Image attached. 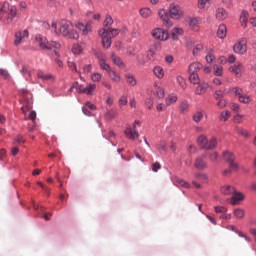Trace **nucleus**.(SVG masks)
Here are the masks:
<instances>
[{
	"label": "nucleus",
	"instance_id": "55",
	"mask_svg": "<svg viewBox=\"0 0 256 256\" xmlns=\"http://www.w3.org/2000/svg\"><path fill=\"white\" fill-rule=\"evenodd\" d=\"M127 103H128L127 96L125 95L121 96L119 99V107H123L127 105Z\"/></svg>",
	"mask_w": 256,
	"mask_h": 256
},
{
	"label": "nucleus",
	"instance_id": "40",
	"mask_svg": "<svg viewBox=\"0 0 256 256\" xmlns=\"http://www.w3.org/2000/svg\"><path fill=\"white\" fill-rule=\"evenodd\" d=\"M195 179H197V181H200V183H207L209 178L206 176V174L197 173L195 174Z\"/></svg>",
	"mask_w": 256,
	"mask_h": 256
},
{
	"label": "nucleus",
	"instance_id": "45",
	"mask_svg": "<svg viewBox=\"0 0 256 256\" xmlns=\"http://www.w3.org/2000/svg\"><path fill=\"white\" fill-rule=\"evenodd\" d=\"M201 119H203V112L198 111L193 115V121L195 123H200Z\"/></svg>",
	"mask_w": 256,
	"mask_h": 256
},
{
	"label": "nucleus",
	"instance_id": "46",
	"mask_svg": "<svg viewBox=\"0 0 256 256\" xmlns=\"http://www.w3.org/2000/svg\"><path fill=\"white\" fill-rule=\"evenodd\" d=\"M229 117H231V112H229V110H225L220 115V121H227Z\"/></svg>",
	"mask_w": 256,
	"mask_h": 256
},
{
	"label": "nucleus",
	"instance_id": "26",
	"mask_svg": "<svg viewBox=\"0 0 256 256\" xmlns=\"http://www.w3.org/2000/svg\"><path fill=\"white\" fill-rule=\"evenodd\" d=\"M217 35L219 39H225V37H227V26H225V24H221L218 27Z\"/></svg>",
	"mask_w": 256,
	"mask_h": 256
},
{
	"label": "nucleus",
	"instance_id": "14",
	"mask_svg": "<svg viewBox=\"0 0 256 256\" xmlns=\"http://www.w3.org/2000/svg\"><path fill=\"white\" fill-rule=\"evenodd\" d=\"M158 15L162 21H164V25L166 27H173V23L169 21V16L167 15V12L165 10H159Z\"/></svg>",
	"mask_w": 256,
	"mask_h": 256
},
{
	"label": "nucleus",
	"instance_id": "13",
	"mask_svg": "<svg viewBox=\"0 0 256 256\" xmlns=\"http://www.w3.org/2000/svg\"><path fill=\"white\" fill-rule=\"evenodd\" d=\"M94 89H97V85H95V84H89L86 87H84L83 85H80L77 87V92L85 93V95H93Z\"/></svg>",
	"mask_w": 256,
	"mask_h": 256
},
{
	"label": "nucleus",
	"instance_id": "7",
	"mask_svg": "<svg viewBox=\"0 0 256 256\" xmlns=\"http://www.w3.org/2000/svg\"><path fill=\"white\" fill-rule=\"evenodd\" d=\"M99 37L102 39V46L104 49H109L111 47L112 39L111 36L107 34V29L101 28L98 32Z\"/></svg>",
	"mask_w": 256,
	"mask_h": 256
},
{
	"label": "nucleus",
	"instance_id": "59",
	"mask_svg": "<svg viewBox=\"0 0 256 256\" xmlns=\"http://www.w3.org/2000/svg\"><path fill=\"white\" fill-rule=\"evenodd\" d=\"M210 0H198V8L199 9H205V6L207 3H209Z\"/></svg>",
	"mask_w": 256,
	"mask_h": 256
},
{
	"label": "nucleus",
	"instance_id": "15",
	"mask_svg": "<svg viewBox=\"0 0 256 256\" xmlns=\"http://www.w3.org/2000/svg\"><path fill=\"white\" fill-rule=\"evenodd\" d=\"M207 89H209V84L207 83H199L197 88L194 90L195 95H205L207 93Z\"/></svg>",
	"mask_w": 256,
	"mask_h": 256
},
{
	"label": "nucleus",
	"instance_id": "58",
	"mask_svg": "<svg viewBox=\"0 0 256 256\" xmlns=\"http://www.w3.org/2000/svg\"><path fill=\"white\" fill-rule=\"evenodd\" d=\"M167 104L159 103L156 106V111H166L167 110Z\"/></svg>",
	"mask_w": 256,
	"mask_h": 256
},
{
	"label": "nucleus",
	"instance_id": "51",
	"mask_svg": "<svg viewBox=\"0 0 256 256\" xmlns=\"http://www.w3.org/2000/svg\"><path fill=\"white\" fill-rule=\"evenodd\" d=\"M217 107H219L220 109H225V107H227V100L223 98L220 100H217Z\"/></svg>",
	"mask_w": 256,
	"mask_h": 256
},
{
	"label": "nucleus",
	"instance_id": "60",
	"mask_svg": "<svg viewBox=\"0 0 256 256\" xmlns=\"http://www.w3.org/2000/svg\"><path fill=\"white\" fill-rule=\"evenodd\" d=\"M15 143H25V137H23V135L18 134L15 139H14Z\"/></svg>",
	"mask_w": 256,
	"mask_h": 256
},
{
	"label": "nucleus",
	"instance_id": "4",
	"mask_svg": "<svg viewBox=\"0 0 256 256\" xmlns=\"http://www.w3.org/2000/svg\"><path fill=\"white\" fill-rule=\"evenodd\" d=\"M137 125L138 127H141V122L136 120L134 122L133 128L127 127L124 131L126 137H128V139H131L132 141H135V139H139V132H137Z\"/></svg>",
	"mask_w": 256,
	"mask_h": 256
},
{
	"label": "nucleus",
	"instance_id": "17",
	"mask_svg": "<svg viewBox=\"0 0 256 256\" xmlns=\"http://www.w3.org/2000/svg\"><path fill=\"white\" fill-rule=\"evenodd\" d=\"M229 17V13H227V10L225 8H218L216 10V19L218 21H225Z\"/></svg>",
	"mask_w": 256,
	"mask_h": 256
},
{
	"label": "nucleus",
	"instance_id": "30",
	"mask_svg": "<svg viewBox=\"0 0 256 256\" xmlns=\"http://www.w3.org/2000/svg\"><path fill=\"white\" fill-rule=\"evenodd\" d=\"M111 59H112L114 65H117V67H123L125 65L123 63V60L121 59V57L115 55V53L111 54Z\"/></svg>",
	"mask_w": 256,
	"mask_h": 256
},
{
	"label": "nucleus",
	"instance_id": "41",
	"mask_svg": "<svg viewBox=\"0 0 256 256\" xmlns=\"http://www.w3.org/2000/svg\"><path fill=\"white\" fill-rule=\"evenodd\" d=\"M111 25H113V17H111V15L107 14L106 18L103 22V26L108 27V29H109L111 27Z\"/></svg>",
	"mask_w": 256,
	"mask_h": 256
},
{
	"label": "nucleus",
	"instance_id": "33",
	"mask_svg": "<svg viewBox=\"0 0 256 256\" xmlns=\"http://www.w3.org/2000/svg\"><path fill=\"white\" fill-rule=\"evenodd\" d=\"M189 81L192 83V85H199L201 83V80L199 79V74L192 73L189 75Z\"/></svg>",
	"mask_w": 256,
	"mask_h": 256
},
{
	"label": "nucleus",
	"instance_id": "18",
	"mask_svg": "<svg viewBox=\"0 0 256 256\" xmlns=\"http://www.w3.org/2000/svg\"><path fill=\"white\" fill-rule=\"evenodd\" d=\"M37 77L38 79H42V81H50V82L55 81V77L53 76V74H47L43 71H38Z\"/></svg>",
	"mask_w": 256,
	"mask_h": 256
},
{
	"label": "nucleus",
	"instance_id": "50",
	"mask_svg": "<svg viewBox=\"0 0 256 256\" xmlns=\"http://www.w3.org/2000/svg\"><path fill=\"white\" fill-rule=\"evenodd\" d=\"M209 159L210 161H212V163H215L219 160V153L217 152H212L210 155H209Z\"/></svg>",
	"mask_w": 256,
	"mask_h": 256
},
{
	"label": "nucleus",
	"instance_id": "1",
	"mask_svg": "<svg viewBox=\"0 0 256 256\" xmlns=\"http://www.w3.org/2000/svg\"><path fill=\"white\" fill-rule=\"evenodd\" d=\"M51 27L56 35H61L66 39H79V33L73 29V23L69 20H61L58 24L52 22Z\"/></svg>",
	"mask_w": 256,
	"mask_h": 256
},
{
	"label": "nucleus",
	"instance_id": "3",
	"mask_svg": "<svg viewBox=\"0 0 256 256\" xmlns=\"http://www.w3.org/2000/svg\"><path fill=\"white\" fill-rule=\"evenodd\" d=\"M231 93H233L236 97H238V100L240 103L249 104L253 99H251V95L245 94L243 92V89L240 87H233L230 89Z\"/></svg>",
	"mask_w": 256,
	"mask_h": 256
},
{
	"label": "nucleus",
	"instance_id": "47",
	"mask_svg": "<svg viewBox=\"0 0 256 256\" xmlns=\"http://www.w3.org/2000/svg\"><path fill=\"white\" fill-rule=\"evenodd\" d=\"M180 111L181 113H187V111H189V103L187 101L180 104Z\"/></svg>",
	"mask_w": 256,
	"mask_h": 256
},
{
	"label": "nucleus",
	"instance_id": "25",
	"mask_svg": "<svg viewBox=\"0 0 256 256\" xmlns=\"http://www.w3.org/2000/svg\"><path fill=\"white\" fill-rule=\"evenodd\" d=\"M99 65H100V69H102V71H106L107 73L113 70L111 69V66L107 64V62L105 61V58L103 57H99Z\"/></svg>",
	"mask_w": 256,
	"mask_h": 256
},
{
	"label": "nucleus",
	"instance_id": "8",
	"mask_svg": "<svg viewBox=\"0 0 256 256\" xmlns=\"http://www.w3.org/2000/svg\"><path fill=\"white\" fill-rule=\"evenodd\" d=\"M233 50L238 55H245L247 53V40L245 38L240 39L234 44Z\"/></svg>",
	"mask_w": 256,
	"mask_h": 256
},
{
	"label": "nucleus",
	"instance_id": "43",
	"mask_svg": "<svg viewBox=\"0 0 256 256\" xmlns=\"http://www.w3.org/2000/svg\"><path fill=\"white\" fill-rule=\"evenodd\" d=\"M233 213L237 217V219H243V217H245V210L241 208L235 209Z\"/></svg>",
	"mask_w": 256,
	"mask_h": 256
},
{
	"label": "nucleus",
	"instance_id": "38",
	"mask_svg": "<svg viewBox=\"0 0 256 256\" xmlns=\"http://www.w3.org/2000/svg\"><path fill=\"white\" fill-rule=\"evenodd\" d=\"M116 115H117V109H115V108L107 110L105 113L106 119H109V120L115 119Z\"/></svg>",
	"mask_w": 256,
	"mask_h": 256
},
{
	"label": "nucleus",
	"instance_id": "56",
	"mask_svg": "<svg viewBox=\"0 0 256 256\" xmlns=\"http://www.w3.org/2000/svg\"><path fill=\"white\" fill-rule=\"evenodd\" d=\"M237 134L242 135V137H249V132L243 128H237Z\"/></svg>",
	"mask_w": 256,
	"mask_h": 256
},
{
	"label": "nucleus",
	"instance_id": "39",
	"mask_svg": "<svg viewBox=\"0 0 256 256\" xmlns=\"http://www.w3.org/2000/svg\"><path fill=\"white\" fill-rule=\"evenodd\" d=\"M140 15L143 17V19H147L151 17V9L149 8H142L140 9Z\"/></svg>",
	"mask_w": 256,
	"mask_h": 256
},
{
	"label": "nucleus",
	"instance_id": "9",
	"mask_svg": "<svg viewBox=\"0 0 256 256\" xmlns=\"http://www.w3.org/2000/svg\"><path fill=\"white\" fill-rule=\"evenodd\" d=\"M223 157L225 159V161H227V163H229V167L231 169V171H237V169H239V165H237V163H235V155L231 152H224L223 153Z\"/></svg>",
	"mask_w": 256,
	"mask_h": 256
},
{
	"label": "nucleus",
	"instance_id": "48",
	"mask_svg": "<svg viewBox=\"0 0 256 256\" xmlns=\"http://www.w3.org/2000/svg\"><path fill=\"white\" fill-rule=\"evenodd\" d=\"M201 51H203V44H197L193 48L192 53H193V55H199V53H201Z\"/></svg>",
	"mask_w": 256,
	"mask_h": 256
},
{
	"label": "nucleus",
	"instance_id": "62",
	"mask_svg": "<svg viewBox=\"0 0 256 256\" xmlns=\"http://www.w3.org/2000/svg\"><path fill=\"white\" fill-rule=\"evenodd\" d=\"M215 211H216V213H226L227 208H225V206H216Z\"/></svg>",
	"mask_w": 256,
	"mask_h": 256
},
{
	"label": "nucleus",
	"instance_id": "52",
	"mask_svg": "<svg viewBox=\"0 0 256 256\" xmlns=\"http://www.w3.org/2000/svg\"><path fill=\"white\" fill-rule=\"evenodd\" d=\"M156 95L159 99H163V97H165V90L161 87H158L156 89Z\"/></svg>",
	"mask_w": 256,
	"mask_h": 256
},
{
	"label": "nucleus",
	"instance_id": "42",
	"mask_svg": "<svg viewBox=\"0 0 256 256\" xmlns=\"http://www.w3.org/2000/svg\"><path fill=\"white\" fill-rule=\"evenodd\" d=\"M176 81L182 89H187V82H185V78H183V76H177Z\"/></svg>",
	"mask_w": 256,
	"mask_h": 256
},
{
	"label": "nucleus",
	"instance_id": "57",
	"mask_svg": "<svg viewBox=\"0 0 256 256\" xmlns=\"http://www.w3.org/2000/svg\"><path fill=\"white\" fill-rule=\"evenodd\" d=\"M223 97H225V95L221 90L216 91L214 94V99H216V101L223 99Z\"/></svg>",
	"mask_w": 256,
	"mask_h": 256
},
{
	"label": "nucleus",
	"instance_id": "54",
	"mask_svg": "<svg viewBox=\"0 0 256 256\" xmlns=\"http://www.w3.org/2000/svg\"><path fill=\"white\" fill-rule=\"evenodd\" d=\"M68 67L71 69V71H75V73H80L79 70H77V65L73 61H68Z\"/></svg>",
	"mask_w": 256,
	"mask_h": 256
},
{
	"label": "nucleus",
	"instance_id": "53",
	"mask_svg": "<svg viewBox=\"0 0 256 256\" xmlns=\"http://www.w3.org/2000/svg\"><path fill=\"white\" fill-rule=\"evenodd\" d=\"M101 79H102V76H101V74H99V73H94V74H92V76H91V80H92L94 83H99V81H101Z\"/></svg>",
	"mask_w": 256,
	"mask_h": 256
},
{
	"label": "nucleus",
	"instance_id": "35",
	"mask_svg": "<svg viewBox=\"0 0 256 256\" xmlns=\"http://www.w3.org/2000/svg\"><path fill=\"white\" fill-rule=\"evenodd\" d=\"M200 21L201 20L199 18H192L189 22V25L194 31H198Z\"/></svg>",
	"mask_w": 256,
	"mask_h": 256
},
{
	"label": "nucleus",
	"instance_id": "20",
	"mask_svg": "<svg viewBox=\"0 0 256 256\" xmlns=\"http://www.w3.org/2000/svg\"><path fill=\"white\" fill-rule=\"evenodd\" d=\"M194 166L199 170V171H203L207 168V162H205V160H203V158L198 157L195 160Z\"/></svg>",
	"mask_w": 256,
	"mask_h": 256
},
{
	"label": "nucleus",
	"instance_id": "37",
	"mask_svg": "<svg viewBox=\"0 0 256 256\" xmlns=\"http://www.w3.org/2000/svg\"><path fill=\"white\" fill-rule=\"evenodd\" d=\"M173 103H177V95H175V94H170V95L165 99V104L169 107V105H173Z\"/></svg>",
	"mask_w": 256,
	"mask_h": 256
},
{
	"label": "nucleus",
	"instance_id": "6",
	"mask_svg": "<svg viewBox=\"0 0 256 256\" xmlns=\"http://www.w3.org/2000/svg\"><path fill=\"white\" fill-rule=\"evenodd\" d=\"M169 13H170L171 19H176V20L181 19L184 15L183 8H181V6L177 4L170 5Z\"/></svg>",
	"mask_w": 256,
	"mask_h": 256
},
{
	"label": "nucleus",
	"instance_id": "34",
	"mask_svg": "<svg viewBox=\"0 0 256 256\" xmlns=\"http://www.w3.org/2000/svg\"><path fill=\"white\" fill-rule=\"evenodd\" d=\"M247 19H249V13L247 11H243L240 15V23L242 27H247Z\"/></svg>",
	"mask_w": 256,
	"mask_h": 256
},
{
	"label": "nucleus",
	"instance_id": "29",
	"mask_svg": "<svg viewBox=\"0 0 256 256\" xmlns=\"http://www.w3.org/2000/svg\"><path fill=\"white\" fill-rule=\"evenodd\" d=\"M174 181L175 185H177L178 187H185V189H189V187H191V184H189V182L185 181L182 178L176 177Z\"/></svg>",
	"mask_w": 256,
	"mask_h": 256
},
{
	"label": "nucleus",
	"instance_id": "27",
	"mask_svg": "<svg viewBox=\"0 0 256 256\" xmlns=\"http://www.w3.org/2000/svg\"><path fill=\"white\" fill-rule=\"evenodd\" d=\"M222 195H233L235 193V187L231 185H225L221 188Z\"/></svg>",
	"mask_w": 256,
	"mask_h": 256
},
{
	"label": "nucleus",
	"instance_id": "36",
	"mask_svg": "<svg viewBox=\"0 0 256 256\" xmlns=\"http://www.w3.org/2000/svg\"><path fill=\"white\" fill-rule=\"evenodd\" d=\"M215 147H217V138L213 137L210 140H208V142L206 144V149L213 150V149H215Z\"/></svg>",
	"mask_w": 256,
	"mask_h": 256
},
{
	"label": "nucleus",
	"instance_id": "32",
	"mask_svg": "<svg viewBox=\"0 0 256 256\" xmlns=\"http://www.w3.org/2000/svg\"><path fill=\"white\" fill-rule=\"evenodd\" d=\"M184 31L182 30V28H174L172 30V39L174 41H178L179 40V36L183 35Z\"/></svg>",
	"mask_w": 256,
	"mask_h": 256
},
{
	"label": "nucleus",
	"instance_id": "31",
	"mask_svg": "<svg viewBox=\"0 0 256 256\" xmlns=\"http://www.w3.org/2000/svg\"><path fill=\"white\" fill-rule=\"evenodd\" d=\"M119 33H121V31L117 28H107L106 29V34L111 37V39L117 37V35H119Z\"/></svg>",
	"mask_w": 256,
	"mask_h": 256
},
{
	"label": "nucleus",
	"instance_id": "28",
	"mask_svg": "<svg viewBox=\"0 0 256 256\" xmlns=\"http://www.w3.org/2000/svg\"><path fill=\"white\" fill-rule=\"evenodd\" d=\"M207 136L205 135H200L197 139V143L201 149H207V143H208Z\"/></svg>",
	"mask_w": 256,
	"mask_h": 256
},
{
	"label": "nucleus",
	"instance_id": "44",
	"mask_svg": "<svg viewBox=\"0 0 256 256\" xmlns=\"http://www.w3.org/2000/svg\"><path fill=\"white\" fill-rule=\"evenodd\" d=\"M214 75H216V77H223L222 66H219V65L214 66Z\"/></svg>",
	"mask_w": 256,
	"mask_h": 256
},
{
	"label": "nucleus",
	"instance_id": "21",
	"mask_svg": "<svg viewBox=\"0 0 256 256\" xmlns=\"http://www.w3.org/2000/svg\"><path fill=\"white\" fill-rule=\"evenodd\" d=\"M203 69V65L199 62H193L192 64L189 65L188 72L190 74L192 73H197L198 71H201Z\"/></svg>",
	"mask_w": 256,
	"mask_h": 256
},
{
	"label": "nucleus",
	"instance_id": "11",
	"mask_svg": "<svg viewBox=\"0 0 256 256\" xmlns=\"http://www.w3.org/2000/svg\"><path fill=\"white\" fill-rule=\"evenodd\" d=\"M76 27L82 32V35H89V33L93 31V23L91 21H89L86 25L78 22Z\"/></svg>",
	"mask_w": 256,
	"mask_h": 256
},
{
	"label": "nucleus",
	"instance_id": "24",
	"mask_svg": "<svg viewBox=\"0 0 256 256\" xmlns=\"http://www.w3.org/2000/svg\"><path fill=\"white\" fill-rule=\"evenodd\" d=\"M153 73L157 79H163L165 77V70L161 66H155L153 68Z\"/></svg>",
	"mask_w": 256,
	"mask_h": 256
},
{
	"label": "nucleus",
	"instance_id": "16",
	"mask_svg": "<svg viewBox=\"0 0 256 256\" xmlns=\"http://www.w3.org/2000/svg\"><path fill=\"white\" fill-rule=\"evenodd\" d=\"M230 71L234 73L236 77H241V73H243V64L237 62L232 67H230Z\"/></svg>",
	"mask_w": 256,
	"mask_h": 256
},
{
	"label": "nucleus",
	"instance_id": "61",
	"mask_svg": "<svg viewBox=\"0 0 256 256\" xmlns=\"http://www.w3.org/2000/svg\"><path fill=\"white\" fill-rule=\"evenodd\" d=\"M214 60H215V56L213 55V53L208 52V54L206 55L207 63H213Z\"/></svg>",
	"mask_w": 256,
	"mask_h": 256
},
{
	"label": "nucleus",
	"instance_id": "12",
	"mask_svg": "<svg viewBox=\"0 0 256 256\" xmlns=\"http://www.w3.org/2000/svg\"><path fill=\"white\" fill-rule=\"evenodd\" d=\"M7 10H8V14L6 17V23L7 25H11V23H13V19H15V17H18L17 7L8 6Z\"/></svg>",
	"mask_w": 256,
	"mask_h": 256
},
{
	"label": "nucleus",
	"instance_id": "64",
	"mask_svg": "<svg viewBox=\"0 0 256 256\" xmlns=\"http://www.w3.org/2000/svg\"><path fill=\"white\" fill-rule=\"evenodd\" d=\"M159 169H161V164L159 162H155L152 164V171H154V173H157Z\"/></svg>",
	"mask_w": 256,
	"mask_h": 256
},
{
	"label": "nucleus",
	"instance_id": "19",
	"mask_svg": "<svg viewBox=\"0 0 256 256\" xmlns=\"http://www.w3.org/2000/svg\"><path fill=\"white\" fill-rule=\"evenodd\" d=\"M244 196L241 192H234L232 193V197L229 200V203L231 205H237L238 201H243Z\"/></svg>",
	"mask_w": 256,
	"mask_h": 256
},
{
	"label": "nucleus",
	"instance_id": "23",
	"mask_svg": "<svg viewBox=\"0 0 256 256\" xmlns=\"http://www.w3.org/2000/svg\"><path fill=\"white\" fill-rule=\"evenodd\" d=\"M108 75L113 83L121 82V74L117 73V71L112 69L110 72H108Z\"/></svg>",
	"mask_w": 256,
	"mask_h": 256
},
{
	"label": "nucleus",
	"instance_id": "63",
	"mask_svg": "<svg viewBox=\"0 0 256 256\" xmlns=\"http://www.w3.org/2000/svg\"><path fill=\"white\" fill-rule=\"evenodd\" d=\"M145 105H146L147 109H153V99H151V98L146 99Z\"/></svg>",
	"mask_w": 256,
	"mask_h": 256
},
{
	"label": "nucleus",
	"instance_id": "10",
	"mask_svg": "<svg viewBox=\"0 0 256 256\" xmlns=\"http://www.w3.org/2000/svg\"><path fill=\"white\" fill-rule=\"evenodd\" d=\"M152 35L155 39H158L159 41H167L169 39V33L161 28H156L152 32Z\"/></svg>",
	"mask_w": 256,
	"mask_h": 256
},
{
	"label": "nucleus",
	"instance_id": "5",
	"mask_svg": "<svg viewBox=\"0 0 256 256\" xmlns=\"http://www.w3.org/2000/svg\"><path fill=\"white\" fill-rule=\"evenodd\" d=\"M29 39V31L28 30H19L14 35V45L15 47H19V45L25 43V41Z\"/></svg>",
	"mask_w": 256,
	"mask_h": 256
},
{
	"label": "nucleus",
	"instance_id": "2",
	"mask_svg": "<svg viewBox=\"0 0 256 256\" xmlns=\"http://www.w3.org/2000/svg\"><path fill=\"white\" fill-rule=\"evenodd\" d=\"M35 40L37 41L39 47L46 51H51V49H61V43L55 41L49 42L45 36L36 35Z\"/></svg>",
	"mask_w": 256,
	"mask_h": 256
},
{
	"label": "nucleus",
	"instance_id": "22",
	"mask_svg": "<svg viewBox=\"0 0 256 256\" xmlns=\"http://www.w3.org/2000/svg\"><path fill=\"white\" fill-rule=\"evenodd\" d=\"M124 77H125L126 83L130 85V87H135V85H137V78H135V75L131 73H126Z\"/></svg>",
	"mask_w": 256,
	"mask_h": 256
},
{
	"label": "nucleus",
	"instance_id": "49",
	"mask_svg": "<svg viewBox=\"0 0 256 256\" xmlns=\"http://www.w3.org/2000/svg\"><path fill=\"white\" fill-rule=\"evenodd\" d=\"M82 49H81V45L79 44H74L72 47V53H74V55H79L81 53Z\"/></svg>",
	"mask_w": 256,
	"mask_h": 256
}]
</instances>
